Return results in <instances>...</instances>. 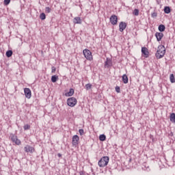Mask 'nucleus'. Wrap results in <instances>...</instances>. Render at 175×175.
<instances>
[{
    "label": "nucleus",
    "instance_id": "obj_1",
    "mask_svg": "<svg viewBox=\"0 0 175 175\" xmlns=\"http://www.w3.org/2000/svg\"><path fill=\"white\" fill-rule=\"evenodd\" d=\"M165 54H166V49H165V46L159 45L155 54L156 58L157 59H161V58H163Z\"/></svg>",
    "mask_w": 175,
    "mask_h": 175
},
{
    "label": "nucleus",
    "instance_id": "obj_2",
    "mask_svg": "<svg viewBox=\"0 0 175 175\" xmlns=\"http://www.w3.org/2000/svg\"><path fill=\"white\" fill-rule=\"evenodd\" d=\"M109 157L105 156V157H103L99 161H98V166L100 167H105V166H107L108 163H109Z\"/></svg>",
    "mask_w": 175,
    "mask_h": 175
},
{
    "label": "nucleus",
    "instance_id": "obj_3",
    "mask_svg": "<svg viewBox=\"0 0 175 175\" xmlns=\"http://www.w3.org/2000/svg\"><path fill=\"white\" fill-rule=\"evenodd\" d=\"M83 54L85 58L88 59V61H92L93 57H92V53H91V51L85 49L83 51Z\"/></svg>",
    "mask_w": 175,
    "mask_h": 175
},
{
    "label": "nucleus",
    "instance_id": "obj_4",
    "mask_svg": "<svg viewBox=\"0 0 175 175\" xmlns=\"http://www.w3.org/2000/svg\"><path fill=\"white\" fill-rule=\"evenodd\" d=\"M67 105L70 106V107H75L76 105H77V99L75 97H70L67 99Z\"/></svg>",
    "mask_w": 175,
    "mask_h": 175
},
{
    "label": "nucleus",
    "instance_id": "obj_5",
    "mask_svg": "<svg viewBox=\"0 0 175 175\" xmlns=\"http://www.w3.org/2000/svg\"><path fill=\"white\" fill-rule=\"evenodd\" d=\"M10 137H11L12 142L13 143H15V144H16V146H20V144H21V141H20V139H18V138L17 137V135H16L14 134H11Z\"/></svg>",
    "mask_w": 175,
    "mask_h": 175
},
{
    "label": "nucleus",
    "instance_id": "obj_6",
    "mask_svg": "<svg viewBox=\"0 0 175 175\" xmlns=\"http://www.w3.org/2000/svg\"><path fill=\"white\" fill-rule=\"evenodd\" d=\"M79 140H80L79 135H75L72 136V144L73 147H77V146H79Z\"/></svg>",
    "mask_w": 175,
    "mask_h": 175
},
{
    "label": "nucleus",
    "instance_id": "obj_7",
    "mask_svg": "<svg viewBox=\"0 0 175 175\" xmlns=\"http://www.w3.org/2000/svg\"><path fill=\"white\" fill-rule=\"evenodd\" d=\"M109 21L112 25H117V23H118V18L116 15L113 14L111 16Z\"/></svg>",
    "mask_w": 175,
    "mask_h": 175
},
{
    "label": "nucleus",
    "instance_id": "obj_8",
    "mask_svg": "<svg viewBox=\"0 0 175 175\" xmlns=\"http://www.w3.org/2000/svg\"><path fill=\"white\" fill-rule=\"evenodd\" d=\"M24 92L25 97L27 98V99H31V96H32V93L31 92V90L28 88H25L24 89Z\"/></svg>",
    "mask_w": 175,
    "mask_h": 175
},
{
    "label": "nucleus",
    "instance_id": "obj_9",
    "mask_svg": "<svg viewBox=\"0 0 175 175\" xmlns=\"http://www.w3.org/2000/svg\"><path fill=\"white\" fill-rule=\"evenodd\" d=\"M111 66H113V62L111 61V59L107 57L106 61L105 62V67L110 68Z\"/></svg>",
    "mask_w": 175,
    "mask_h": 175
},
{
    "label": "nucleus",
    "instance_id": "obj_10",
    "mask_svg": "<svg viewBox=\"0 0 175 175\" xmlns=\"http://www.w3.org/2000/svg\"><path fill=\"white\" fill-rule=\"evenodd\" d=\"M24 150L25 152H30V154H32L35 151V148L33 147L27 145L24 148Z\"/></svg>",
    "mask_w": 175,
    "mask_h": 175
},
{
    "label": "nucleus",
    "instance_id": "obj_11",
    "mask_svg": "<svg viewBox=\"0 0 175 175\" xmlns=\"http://www.w3.org/2000/svg\"><path fill=\"white\" fill-rule=\"evenodd\" d=\"M119 31L120 32H124L125 28H126V23L125 22H120L119 24Z\"/></svg>",
    "mask_w": 175,
    "mask_h": 175
},
{
    "label": "nucleus",
    "instance_id": "obj_12",
    "mask_svg": "<svg viewBox=\"0 0 175 175\" xmlns=\"http://www.w3.org/2000/svg\"><path fill=\"white\" fill-rule=\"evenodd\" d=\"M155 37L157 38V42H161V40H162V38H163V33L157 32L155 33Z\"/></svg>",
    "mask_w": 175,
    "mask_h": 175
},
{
    "label": "nucleus",
    "instance_id": "obj_13",
    "mask_svg": "<svg viewBox=\"0 0 175 175\" xmlns=\"http://www.w3.org/2000/svg\"><path fill=\"white\" fill-rule=\"evenodd\" d=\"M142 53L145 56V58H148V54H150V53L148 52V49L147 48L142 47Z\"/></svg>",
    "mask_w": 175,
    "mask_h": 175
},
{
    "label": "nucleus",
    "instance_id": "obj_14",
    "mask_svg": "<svg viewBox=\"0 0 175 175\" xmlns=\"http://www.w3.org/2000/svg\"><path fill=\"white\" fill-rule=\"evenodd\" d=\"M75 94V90L73 88H70L69 92L65 94L66 96H72Z\"/></svg>",
    "mask_w": 175,
    "mask_h": 175
},
{
    "label": "nucleus",
    "instance_id": "obj_15",
    "mask_svg": "<svg viewBox=\"0 0 175 175\" xmlns=\"http://www.w3.org/2000/svg\"><path fill=\"white\" fill-rule=\"evenodd\" d=\"M74 24H81V18L75 17L73 21Z\"/></svg>",
    "mask_w": 175,
    "mask_h": 175
},
{
    "label": "nucleus",
    "instance_id": "obj_16",
    "mask_svg": "<svg viewBox=\"0 0 175 175\" xmlns=\"http://www.w3.org/2000/svg\"><path fill=\"white\" fill-rule=\"evenodd\" d=\"M122 81L124 84H128V81H129V79H128V76H126V75H123L122 77Z\"/></svg>",
    "mask_w": 175,
    "mask_h": 175
},
{
    "label": "nucleus",
    "instance_id": "obj_17",
    "mask_svg": "<svg viewBox=\"0 0 175 175\" xmlns=\"http://www.w3.org/2000/svg\"><path fill=\"white\" fill-rule=\"evenodd\" d=\"M5 55H6V57H8V58H10V57H12V55H13V51H12V50H8V51L5 53Z\"/></svg>",
    "mask_w": 175,
    "mask_h": 175
},
{
    "label": "nucleus",
    "instance_id": "obj_18",
    "mask_svg": "<svg viewBox=\"0 0 175 175\" xmlns=\"http://www.w3.org/2000/svg\"><path fill=\"white\" fill-rule=\"evenodd\" d=\"M165 29H166V27H165L164 25H159V31L160 32H163L165 31Z\"/></svg>",
    "mask_w": 175,
    "mask_h": 175
},
{
    "label": "nucleus",
    "instance_id": "obj_19",
    "mask_svg": "<svg viewBox=\"0 0 175 175\" xmlns=\"http://www.w3.org/2000/svg\"><path fill=\"white\" fill-rule=\"evenodd\" d=\"M170 121H171V122H175V113H172L170 114Z\"/></svg>",
    "mask_w": 175,
    "mask_h": 175
},
{
    "label": "nucleus",
    "instance_id": "obj_20",
    "mask_svg": "<svg viewBox=\"0 0 175 175\" xmlns=\"http://www.w3.org/2000/svg\"><path fill=\"white\" fill-rule=\"evenodd\" d=\"M171 11H172V10H170V7L166 6L164 8V12L166 14H169V13H170Z\"/></svg>",
    "mask_w": 175,
    "mask_h": 175
},
{
    "label": "nucleus",
    "instance_id": "obj_21",
    "mask_svg": "<svg viewBox=\"0 0 175 175\" xmlns=\"http://www.w3.org/2000/svg\"><path fill=\"white\" fill-rule=\"evenodd\" d=\"M51 80L52 83H57V81L58 80V76L57 75L52 76Z\"/></svg>",
    "mask_w": 175,
    "mask_h": 175
},
{
    "label": "nucleus",
    "instance_id": "obj_22",
    "mask_svg": "<svg viewBox=\"0 0 175 175\" xmlns=\"http://www.w3.org/2000/svg\"><path fill=\"white\" fill-rule=\"evenodd\" d=\"M99 140L100 142H105V140H106V135H105V134H101L99 136Z\"/></svg>",
    "mask_w": 175,
    "mask_h": 175
},
{
    "label": "nucleus",
    "instance_id": "obj_23",
    "mask_svg": "<svg viewBox=\"0 0 175 175\" xmlns=\"http://www.w3.org/2000/svg\"><path fill=\"white\" fill-rule=\"evenodd\" d=\"M170 80L171 83H174L175 82L174 75L171 74L170 75Z\"/></svg>",
    "mask_w": 175,
    "mask_h": 175
},
{
    "label": "nucleus",
    "instance_id": "obj_24",
    "mask_svg": "<svg viewBox=\"0 0 175 175\" xmlns=\"http://www.w3.org/2000/svg\"><path fill=\"white\" fill-rule=\"evenodd\" d=\"M40 20H46V14L45 13H41L40 15Z\"/></svg>",
    "mask_w": 175,
    "mask_h": 175
},
{
    "label": "nucleus",
    "instance_id": "obj_25",
    "mask_svg": "<svg viewBox=\"0 0 175 175\" xmlns=\"http://www.w3.org/2000/svg\"><path fill=\"white\" fill-rule=\"evenodd\" d=\"M24 131H28L29 129H31V126L29 124H25L23 126Z\"/></svg>",
    "mask_w": 175,
    "mask_h": 175
},
{
    "label": "nucleus",
    "instance_id": "obj_26",
    "mask_svg": "<svg viewBox=\"0 0 175 175\" xmlns=\"http://www.w3.org/2000/svg\"><path fill=\"white\" fill-rule=\"evenodd\" d=\"M133 14L134 16H139V10L135 9L134 11L133 12Z\"/></svg>",
    "mask_w": 175,
    "mask_h": 175
},
{
    "label": "nucleus",
    "instance_id": "obj_27",
    "mask_svg": "<svg viewBox=\"0 0 175 175\" xmlns=\"http://www.w3.org/2000/svg\"><path fill=\"white\" fill-rule=\"evenodd\" d=\"M86 90H91L92 88V85L91 83H88L85 85Z\"/></svg>",
    "mask_w": 175,
    "mask_h": 175
},
{
    "label": "nucleus",
    "instance_id": "obj_28",
    "mask_svg": "<svg viewBox=\"0 0 175 175\" xmlns=\"http://www.w3.org/2000/svg\"><path fill=\"white\" fill-rule=\"evenodd\" d=\"M45 13H51V8H50L49 7H46Z\"/></svg>",
    "mask_w": 175,
    "mask_h": 175
},
{
    "label": "nucleus",
    "instance_id": "obj_29",
    "mask_svg": "<svg viewBox=\"0 0 175 175\" xmlns=\"http://www.w3.org/2000/svg\"><path fill=\"white\" fill-rule=\"evenodd\" d=\"M158 16V14L156 12L152 13L151 16L154 18Z\"/></svg>",
    "mask_w": 175,
    "mask_h": 175
},
{
    "label": "nucleus",
    "instance_id": "obj_30",
    "mask_svg": "<svg viewBox=\"0 0 175 175\" xmlns=\"http://www.w3.org/2000/svg\"><path fill=\"white\" fill-rule=\"evenodd\" d=\"M115 90H116V92H118V94H120V92H121L120 86H116Z\"/></svg>",
    "mask_w": 175,
    "mask_h": 175
},
{
    "label": "nucleus",
    "instance_id": "obj_31",
    "mask_svg": "<svg viewBox=\"0 0 175 175\" xmlns=\"http://www.w3.org/2000/svg\"><path fill=\"white\" fill-rule=\"evenodd\" d=\"M57 70V68L55 66H52L51 68V72L54 73Z\"/></svg>",
    "mask_w": 175,
    "mask_h": 175
},
{
    "label": "nucleus",
    "instance_id": "obj_32",
    "mask_svg": "<svg viewBox=\"0 0 175 175\" xmlns=\"http://www.w3.org/2000/svg\"><path fill=\"white\" fill-rule=\"evenodd\" d=\"M10 3V0H4V5H9Z\"/></svg>",
    "mask_w": 175,
    "mask_h": 175
},
{
    "label": "nucleus",
    "instance_id": "obj_33",
    "mask_svg": "<svg viewBox=\"0 0 175 175\" xmlns=\"http://www.w3.org/2000/svg\"><path fill=\"white\" fill-rule=\"evenodd\" d=\"M79 135H81L84 134V130L83 129H79Z\"/></svg>",
    "mask_w": 175,
    "mask_h": 175
},
{
    "label": "nucleus",
    "instance_id": "obj_34",
    "mask_svg": "<svg viewBox=\"0 0 175 175\" xmlns=\"http://www.w3.org/2000/svg\"><path fill=\"white\" fill-rule=\"evenodd\" d=\"M58 157H62V154L59 153Z\"/></svg>",
    "mask_w": 175,
    "mask_h": 175
}]
</instances>
